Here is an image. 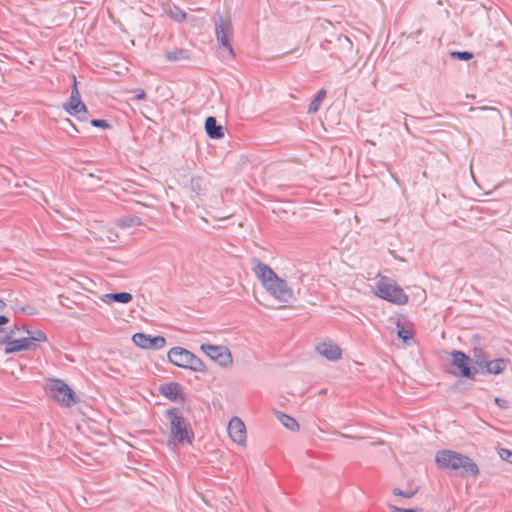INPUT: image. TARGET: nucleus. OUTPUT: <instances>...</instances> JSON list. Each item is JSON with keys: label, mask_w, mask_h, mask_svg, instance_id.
Instances as JSON below:
<instances>
[{"label": "nucleus", "mask_w": 512, "mask_h": 512, "mask_svg": "<svg viewBox=\"0 0 512 512\" xmlns=\"http://www.w3.org/2000/svg\"><path fill=\"white\" fill-rule=\"evenodd\" d=\"M435 461L439 468L451 469L460 471V476H473L476 477L479 474L478 465L467 455H463L459 452L443 449L436 453Z\"/></svg>", "instance_id": "nucleus-1"}, {"label": "nucleus", "mask_w": 512, "mask_h": 512, "mask_svg": "<svg viewBox=\"0 0 512 512\" xmlns=\"http://www.w3.org/2000/svg\"><path fill=\"white\" fill-rule=\"evenodd\" d=\"M170 423V441L174 444H192L194 432L190 422L183 416L180 408L172 407L165 412Z\"/></svg>", "instance_id": "nucleus-2"}, {"label": "nucleus", "mask_w": 512, "mask_h": 512, "mask_svg": "<svg viewBox=\"0 0 512 512\" xmlns=\"http://www.w3.org/2000/svg\"><path fill=\"white\" fill-rule=\"evenodd\" d=\"M47 395L63 407H72L79 402L78 395L61 379H50L45 387Z\"/></svg>", "instance_id": "nucleus-3"}, {"label": "nucleus", "mask_w": 512, "mask_h": 512, "mask_svg": "<svg viewBox=\"0 0 512 512\" xmlns=\"http://www.w3.org/2000/svg\"><path fill=\"white\" fill-rule=\"evenodd\" d=\"M376 295L396 305L408 302V296L403 289L391 278L382 276L376 284Z\"/></svg>", "instance_id": "nucleus-4"}, {"label": "nucleus", "mask_w": 512, "mask_h": 512, "mask_svg": "<svg viewBox=\"0 0 512 512\" xmlns=\"http://www.w3.org/2000/svg\"><path fill=\"white\" fill-rule=\"evenodd\" d=\"M452 365L457 369L451 373L460 378H467L474 380L475 375L478 373L476 366L472 365V359L460 350H453L451 353Z\"/></svg>", "instance_id": "nucleus-5"}, {"label": "nucleus", "mask_w": 512, "mask_h": 512, "mask_svg": "<svg viewBox=\"0 0 512 512\" xmlns=\"http://www.w3.org/2000/svg\"><path fill=\"white\" fill-rule=\"evenodd\" d=\"M200 350L221 367H229L233 362L231 353L225 346L202 344Z\"/></svg>", "instance_id": "nucleus-6"}, {"label": "nucleus", "mask_w": 512, "mask_h": 512, "mask_svg": "<svg viewBox=\"0 0 512 512\" xmlns=\"http://www.w3.org/2000/svg\"><path fill=\"white\" fill-rule=\"evenodd\" d=\"M74 85L71 90L69 101L63 105L65 111L73 116H76L80 121H86L85 114L87 113L86 105L82 102L80 93L76 85V77L73 76Z\"/></svg>", "instance_id": "nucleus-7"}, {"label": "nucleus", "mask_w": 512, "mask_h": 512, "mask_svg": "<svg viewBox=\"0 0 512 512\" xmlns=\"http://www.w3.org/2000/svg\"><path fill=\"white\" fill-rule=\"evenodd\" d=\"M265 288L272 296H274L280 302L287 303L293 298L292 289L288 286L287 282L280 277H277Z\"/></svg>", "instance_id": "nucleus-8"}, {"label": "nucleus", "mask_w": 512, "mask_h": 512, "mask_svg": "<svg viewBox=\"0 0 512 512\" xmlns=\"http://www.w3.org/2000/svg\"><path fill=\"white\" fill-rule=\"evenodd\" d=\"M216 38L220 46L228 49L231 55H234L233 47L229 40V34L231 32L230 21H225L222 17L214 20Z\"/></svg>", "instance_id": "nucleus-9"}, {"label": "nucleus", "mask_w": 512, "mask_h": 512, "mask_svg": "<svg viewBox=\"0 0 512 512\" xmlns=\"http://www.w3.org/2000/svg\"><path fill=\"white\" fill-rule=\"evenodd\" d=\"M132 341L136 346L142 349L153 350H159L163 348L166 344V339L163 336L158 335L151 337L141 332L135 333L132 337Z\"/></svg>", "instance_id": "nucleus-10"}, {"label": "nucleus", "mask_w": 512, "mask_h": 512, "mask_svg": "<svg viewBox=\"0 0 512 512\" xmlns=\"http://www.w3.org/2000/svg\"><path fill=\"white\" fill-rule=\"evenodd\" d=\"M252 264L256 277L262 282L264 287H267L269 283L278 277L270 266L261 262L259 259L252 258Z\"/></svg>", "instance_id": "nucleus-11"}, {"label": "nucleus", "mask_w": 512, "mask_h": 512, "mask_svg": "<svg viewBox=\"0 0 512 512\" xmlns=\"http://www.w3.org/2000/svg\"><path fill=\"white\" fill-rule=\"evenodd\" d=\"M228 434L233 442L243 444L246 441V427L241 419L234 417L228 424Z\"/></svg>", "instance_id": "nucleus-12"}, {"label": "nucleus", "mask_w": 512, "mask_h": 512, "mask_svg": "<svg viewBox=\"0 0 512 512\" xmlns=\"http://www.w3.org/2000/svg\"><path fill=\"white\" fill-rule=\"evenodd\" d=\"M36 347L37 344L30 341V339L27 337L21 339H15L12 337L11 342L8 343V346H5L4 353L8 355L23 350H34Z\"/></svg>", "instance_id": "nucleus-13"}, {"label": "nucleus", "mask_w": 512, "mask_h": 512, "mask_svg": "<svg viewBox=\"0 0 512 512\" xmlns=\"http://www.w3.org/2000/svg\"><path fill=\"white\" fill-rule=\"evenodd\" d=\"M190 351L182 347H173L168 352V360L175 366L186 368L190 356Z\"/></svg>", "instance_id": "nucleus-14"}, {"label": "nucleus", "mask_w": 512, "mask_h": 512, "mask_svg": "<svg viewBox=\"0 0 512 512\" xmlns=\"http://www.w3.org/2000/svg\"><path fill=\"white\" fill-rule=\"evenodd\" d=\"M317 352L330 361H336L341 358L342 351L337 344L331 341L320 343L316 346Z\"/></svg>", "instance_id": "nucleus-15"}, {"label": "nucleus", "mask_w": 512, "mask_h": 512, "mask_svg": "<svg viewBox=\"0 0 512 512\" xmlns=\"http://www.w3.org/2000/svg\"><path fill=\"white\" fill-rule=\"evenodd\" d=\"M159 393L170 401L183 400L181 397L182 386L178 382L164 383L159 387Z\"/></svg>", "instance_id": "nucleus-16"}, {"label": "nucleus", "mask_w": 512, "mask_h": 512, "mask_svg": "<svg viewBox=\"0 0 512 512\" xmlns=\"http://www.w3.org/2000/svg\"><path fill=\"white\" fill-rule=\"evenodd\" d=\"M509 363V359L497 358L494 360H487L484 369L480 371L481 374H494L498 375L502 373Z\"/></svg>", "instance_id": "nucleus-17"}, {"label": "nucleus", "mask_w": 512, "mask_h": 512, "mask_svg": "<svg viewBox=\"0 0 512 512\" xmlns=\"http://www.w3.org/2000/svg\"><path fill=\"white\" fill-rule=\"evenodd\" d=\"M205 131L211 139H221L224 136L223 127L217 123L213 116L206 118Z\"/></svg>", "instance_id": "nucleus-18"}, {"label": "nucleus", "mask_w": 512, "mask_h": 512, "mask_svg": "<svg viewBox=\"0 0 512 512\" xmlns=\"http://www.w3.org/2000/svg\"><path fill=\"white\" fill-rule=\"evenodd\" d=\"M132 299V294L128 292L107 293L102 298L104 302H118L123 304L131 302Z\"/></svg>", "instance_id": "nucleus-19"}, {"label": "nucleus", "mask_w": 512, "mask_h": 512, "mask_svg": "<svg viewBox=\"0 0 512 512\" xmlns=\"http://www.w3.org/2000/svg\"><path fill=\"white\" fill-rule=\"evenodd\" d=\"M165 57L170 62L190 60L189 51L181 48H175L170 51H165Z\"/></svg>", "instance_id": "nucleus-20"}, {"label": "nucleus", "mask_w": 512, "mask_h": 512, "mask_svg": "<svg viewBox=\"0 0 512 512\" xmlns=\"http://www.w3.org/2000/svg\"><path fill=\"white\" fill-rule=\"evenodd\" d=\"M471 359L472 365L476 366L478 372H480L482 369H484V365L488 360V356L486 355L485 351L482 348H475L473 350V355Z\"/></svg>", "instance_id": "nucleus-21"}, {"label": "nucleus", "mask_w": 512, "mask_h": 512, "mask_svg": "<svg viewBox=\"0 0 512 512\" xmlns=\"http://www.w3.org/2000/svg\"><path fill=\"white\" fill-rule=\"evenodd\" d=\"M141 223L140 217L136 215H124L116 220V225L122 228L139 226Z\"/></svg>", "instance_id": "nucleus-22"}, {"label": "nucleus", "mask_w": 512, "mask_h": 512, "mask_svg": "<svg viewBox=\"0 0 512 512\" xmlns=\"http://www.w3.org/2000/svg\"><path fill=\"white\" fill-rule=\"evenodd\" d=\"M185 369H190L195 372H205L207 370V367L205 363L194 353H190L188 365Z\"/></svg>", "instance_id": "nucleus-23"}, {"label": "nucleus", "mask_w": 512, "mask_h": 512, "mask_svg": "<svg viewBox=\"0 0 512 512\" xmlns=\"http://www.w3.org/2000/svg\"><path fill=\"white\" fill-rule=\"evenodd\" d=\"M191 190L198 196L203 195L206 190L205 180L200 177H192L190 181Z\"/></svg>", "instance_id": "nucleus-24"}, {"label": "nucleus", "mask_w": 512, "mask_h": 512, "mask_svg": "<svg viewBox=\"0 0 512 512\" xmlns=\"http://www.w3.org/2000/svg\"><path fill=\"white\" fill-rule=\"evenodd\" d=\"M325 96H326V90L320 89L317 92L315 98L309 104L307 113H309V114L316 113L320 109L321 102L325 98Z\"/></svg>", "instance_id": "nucleus-25"}, {"label": "nucleus", "mask_w": 512, "mask_h": 512, "mask_svg": "<svg viewBox=\"0 0 512 512\" xmlns=\"http://www.w3.org/2000/svg\"><path fill=\"white\" fill-rule=\"evenodd\" d=\"M167 14L171 19L177 22H183L187 17V13L176 5L170 6L167 10Z\"/></svg>", "instance_id": "nucleus-26"}, {"label": "nucleus", "mask_w": 512, "mask_h": 512, "mask_svg": "<svg viewBox=\"0 0 512 512\" xmlns=\"http://www.w3.org/2000/svg\"><path fill=\"white\" fill-rule=\"evenodd\" d=\"M279 420L281 421V423L289 430L291 431H296L299 429V424L298 422L291 416L289 415H286V414H281L279 416Z\"/></svg>", "instance_id": "nucleus-27"}, {"label": "nucleus", "mask_w": 512, "mask_h": 512, "mask_svg": "<svg viewBox=\"0 0 512 512\" xmlns=\"http://www.w3.org/2000/svg\"><path fill=\"white\" fill-rule=\"evenodd\" d=\"M22 330L26 331L29 334V339L32 342H45L47 341V336L42 330H35L33 332L29 331L25 325L22 326Z\"/></svg>", "instance_id": "nucleus-28"}, {"label": "nucleus", "mask_w": 512, "mask_h": 512, "mask_svg": "<svg viewBox=\"0 0 512 512\" xmlns=\"http://www.w3.org/2000/svg\"><path fill=\"white\" fill-rule=\"evenodd\" d=\"M397 335L400 339H402L405 343L408 342L413 337V332L409 329H406L400 322H397Z\"/></svg>", "instance_id": "nucleus-29"}, {"label": "nucleus", "mask_w": 512, "mask_h": 512, "mask_svg": "<svg viewBox=\"0 0 512 512\" xmlns=\"http://www.w3.org/2000/svg\"><path fill=\"white\" fill-rule=\"evenodd\" d=\"M450 57L456 60L467 61L473 58V53L469 51H452L450 52Z\"/></svg>", "instance_id": "nucleus-30"}, {"label": "nucleus", "mask_w": 512, "mask_h": 512, "mask_svg": "<svg viewBox=\"0 0 512 512\" xmlns=\"http://www.w3.org/2000/svg\"><path fill=\"white\" fill-rule=\"evenodd\" d=\"M417 492V490H414V491H403L399 488H395L393 489V494L395 496H401V497H404V498H411L415 495V493Z\"/></svg>", "instance_id": "nucleus-31"}, {"label": "nucleus", "mask_w": 512, "mask_h": 512, "mask_svg": "<svg viewBox=\"0 0 512 512\" xmlns=\"http://www.w3.org/2000/svg\"><path fill=\"white\" fill-rule=\"evenodd\" d=\"M498 453H499V456L501 457V459L512 464V451L511 450L506 449V448H501Z\"/></svg>", "instance_id": "nucleus-32"}, {"label": "nucleus", "mask_w": 512, "mask_h": 512, "mask_svg": "<svg viewBox=\"0 0 512 512\" xmlns=\"http://www.w3.org/2000/svg\"><path fill=\"white\" fill-rule=\"evenodd\" d=\"M69 128H71L75 132H78V129L76 128L74 123L69 118H65L62 121V129L65 130L67 133H70Z\"/></svg>", "instance_id": "nucleus-33"}, {"label": "nucleus", "mask_w": 512, "mask_h": 512, "mask_svg": "<svg viewBox=\"0 0 512 512\" xmlns=\"http://www.w3.org/2000/svg\"><path fill=\"white\" fill-rule=\"evenodd\" d=\"M91 125L97 128H109L110 124L104 119H92Z\"/></svg>", "instance_id": "nucleus-34"}, {"label": "nucleus", "mask_w": 512, "mask_h": 512, "mask_svg": "<svg viewBox=\"0 0 512 512\" xmlns=\"http://www.w3.org/2000/svg\"><path fill=\"white\" fill-rule=\"evenodd\" d=\"M391 512H423L422 508L405 509L390 505Z\"/></svg>", "instance_id": "nucleus-35"}, {"label": "nucleus", "mask_w": 512, "mask_h": 512, "mask_svg": "<svg viewBox=\"0 0 512 512\" xmlns=\"http://www.w3.org/2000/svg\"><path fill=\"white\" fill-rule=\"evenodd\" d=\"M12 337H14V330H9L5 335L0 336V344H5L8 346V343L11 342Z\"/></svg>", "instance_id": "nucleus-36"}, {"label": "nucleus", "mask_w": 512, "mask_h": 512, "mask_svg": "<svg viewBox=\"0 0 512 512\" xmlns=\"http://www.w3.org/2000/svg\"><path fill=\"white\" fill-rule=\"evenodd\" d=\"M494 402L502 409H506L508 407V402L503 398L495 397Z\"/></svg>", "instance_id": "nucleus-37"}, {"label": "nucleus", "mask_w": 512, "mask_h": 512, "mask_svg": "<svg viewBox=\"0 0 512 512\" xmlns=\"http://www.w3.org/2000/svg\"><path fill=\"white\" fill-rule=\"evenodd\" d=\"M9 323V318L5 315H0V333L3 332L2 326Z\"/></svg>", "instance_id": "nucleus-38"}, {"label": "nucleus", "mask_w": 512, "mask_h": 512, "mask_svg": "<svg viewBox=\"0 0 512 512\" xmlns=\"http://www.w3.org/2000/svg\"><path fill=\"white\" fill-rule=\"evenodd\" d=\"M338 41L342 42L343 44H346L347 46H349L350 49H352V42L346 36H344L342 38L339 37Z\"/></svg>", "instance_id": "nucleus-39"}, {"label": "nucleus", "mask_w": 512, "mask_h": 512, "mask_svg": "<svg viewBox=\"0 0 512 512\" xmlns=\"http://www.w3.org/2000/svg\"><path fill=\"white\" fill-rule=\"evenodd\" d=\"M146 98V93L144 90H140V92L136 95L137 100H142Z\"/></svg>", "instance_id": "nucleus-40"}, {"label": "nucleus", "mask_w": 512, "mask_h": 512, "mask_svg": "<svg viewBox=\"0 0 512 512\" xmlns=\"http://www.w3.org/2000/svg\"><path fill=\"white\" fill-rule=\"evenodd\" d=\"M20 329H21V328H20L19 326L14 325V328H12L11 330H14V335H15V334H16V332H17L18 330H20Z\"/></svg>", "instance_id": "nucleus-41"}, {"label": "nucleus", "mask_w": 512, "mask_h": 512, "mask_svg": "<svg viewBox=\"0 0 512 512\" xmlns=\"http://www.w3.org/2000/svg\"><path fill=\"white\" fill-rule=\"evenodd\" d=\"M22 311L26 314H32V312H30L28 308H22Z\"/></svg>", "instance_id": "nucleus-42"}, {"label": "nucleus", "mask_w": 512, "mask_h": 512, "mask_svg": "<svg viewBox=\"0 0 512 512\" xmlns=\"http://www.w3.org/2000/svg\"><path fill=\"white\" fill-rule=\"evenodd\" d=\"M341 437H343V438H352V436L347 435V434H341Z\"/></svg>", "instance_id": "nucleus-43"}, {"label": "nucleus", "mask_w": 512, "mask_h": 512, "mask_svg": "<svg viewBox=\"0 0 512 512\" xmlns=\"http://www.w3.org/2000/svg\"><path fill=\"white\" fill-rule=\"evenodd\" d=\"M4 306V302L0 300V309Z\"/></svg>", "instance_id": "nucleus-44"}]
</instances>
